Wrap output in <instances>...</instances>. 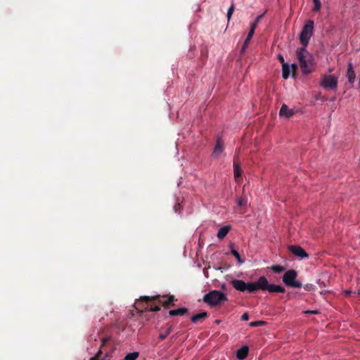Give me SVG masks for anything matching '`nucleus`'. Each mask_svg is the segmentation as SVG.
Masks as SVG:
<instances>
[{
	"instance_id": "c85d7f7f",
	"label": "nucleus",
	"mask_w": 360,
	"mask_h": 360,
	"mask_svg": "<svg viewBox=\"0 0 360 360\" xmlns=\"http://www.w3.org/2000/svg\"><path fill=\"white\" fill-rule=\"evenodd\" d=\"M264 322L262 321H253L250 323V326L257 327L264 325Z\"/></svg>"
},
{
	"instance_id": "5701e85b",
	"label": "nucleus",
	"mask_w": 360,
	"mask_h": 360,
	"mask_svg": "<svg viewBox=\"0 0 360 360\" xmlns=\"http://www.w3.org/2000/svg\"><path fill=\"white\" fill-rule=\"evenodd\" d=\"M247 203H248V199L245 196H244V197L242 196L237 199V204L240 207H244L247 205Z\"/></svg>"
},
{
	"instance_id": "b1692460",
	"label": "nucleus",
	"mask_w": 360,
	"mask_h": 360,
	"mask_svg": "<svg viewBox=\"0 0 360 360\" xmlns=\"http://www.w3.org/2000/svg\"><path fill=\"white\" fill-rule=\"evenodd\" d=\"M264 15V13L257 16L256 18V19L254 20V22L251 24L250 27L251 28H254V30H255L257 26V25H258V23L263 18Z\"/></svg>"
},
{
	"instance_id": "6e6552de",
	"label": "nucleus",
	"mask_w": 360,
	"mask_h": 360,
	"mask_svg": "<svg viewBox=\"0 0 360 360\" xmlns=\"http://www.w3.org/2000/svg\"><path fill=\"white\" fill-rule=\"evenodd\" d=\"M152 301H155L152 297L149 296H142L140 297L139 300L137 302V304H140L142 302L143 305L141 306L143 309L148 310L149 311H158L160 310V306L153 305Z\"/></svg>"
},
{
	"instance_id": "7c9ffc66",
	"label": "nucleus",
	"mask_w": 360,
	"mask_h": 360,
	"mask_svg": "<svg viewBox=\"0 0 360 360\" xmlns=\"http://www.w3.org/2000/svg\"><path fill=\"white\" fill-rule=\"evenodd\" d=\"M249 319V315L248 313H244L241 316L242 321H248Z\"/></svg>"
},
{
	"instance_id": "aec40b11",
	"label": "nucleus",
	"mask_w": 360,
	"mask_h": 360,
	"mask_svg": "<svg viewBox=\"0 0 360 360\" xmlns=\"http://www.w3.org/2000/svg\"><path fill=\"white\" fill-rule=\"evenodd\" d=\"M172 326H170L168 328H167V329L165 331V333H160L159 338L161 340H165L169 335V334L172 332Z\"/></svg>"
},
{
	"instance_id": "4be33fe9",
	"label": "nucleus",
	"mask_w": 360,
	"mask_h": 360,
	"mask_svg": "<svg viewBox=\"0 0 360 360\" xmlns=\"http://www.w3.org/2000/svg\"><path fill=\"white\" fill-rule=\"evenodd\" d=\"M139 355V352H134L127 354L125 356L124 359L125 360H136L138 358Z\"/></svg>"
},
{
	"instance_id": "f3484780",
	"label": "nucleus",
	"mask_w": 360,
	"mask_h": 360,
	"mask_svg": "<svg viewBox=\"0 0 360 360\" xmlns=\"http://www.w3.org/2000/svg\"><path fill=\"white\" fill-rule=\"evenodd\" d=\"M233 173L234 177L237 180L238 178L242 176V169L240 165L236 162V160H233Z\"/></svg>"
},
{
	"instance_id": "423d86ee",
	"label": "nucleus",
	"mask_w": 360,
	"mask_h": 360,
	"mask_svg": "<svg viewBox=\"0 0 360 360\" xmlns=\"http://www.w3.org/2000/svg\"><path fill=\"white\" fill-rule=\"evenodd\" d=\"M297 276V273L295 270H288L283 276V282L288 287L300 288L302 287V283L295 280Z\"/></svg>"
},
{
	"instance_id": "c756f323",
	"label": "nucleus",
	"mask_w": 360,
	"mask_h": 360,
	"mask_svg": "<svg viewBox=\"0 0 360 360\" xmlns=\"http://www.w3.org/2000/svg\"><path fill=\"white\" fill-rule=\"evenodd\" d=\"M102 354V352L101 350L100 349L97 354H96V356H94V357L91 358V360H98L101 355Z\"/></svg>"
},
{
	"instance_id": "dca6fc26",
	"label": "nucleus",
	"mask_w": 360,
	"mask_h": 360,
	"mask_svg": "<svg viewBox=\"0 0 360 360\" xmlns=\"http://www.w3.org/2000/svg\"><path fill=\"white\" fill-rule=\"evenodd\" d=\"M230 229V226H224L220 228L217 234V238L219 239H223L227 235Z\"/></svg>"
},
{
	"instance_id": "f257e3e1",
	"label": "nucleus",
	"mask_w": 360,
	"mask_h": 360,
	"mask_svg": "<svg viewBox=\"0 0 360 360\" xmlns=\"http://www.w3.org/2000/svg\"><path fill=\"white\" fill-rule=\"evenodd\" d=\"M296 56L303 74L308 75L314 70V58L304 46L296 50Z\"/></svg>"
},
{
	"instance_id": "a878e982",
	"label": "nucleus",
	"mask_w": 360,
	"mask_h": 360,
	"mask_svg": "<svg viewBox=\"0 0 360 360\" xmlns=\"http://www.w3.org/2000/svg\"><path fill=\"white\" fill-rule=\"evenodd\" d=\"M271 269L276 274L281 273L284 271V268L280 265H274L271 267Z\"/></svg>"
},
{
	"instance_id": "7ed1b4c3",
	"label": "nucleus",
	"mask_w": 360,
	"mask_h": 360,
	"mask_svg": "<svg viewBox=\"0 0 360 360\" xmlns=\"http://www.w3.org/2000/svg\"><path fill=\"white\" fill-rule=\"evenodd\" d=\"M267 290L270 293H284L285 292L284 287L269 283L267 278L263 276L257 279V290Z\"/></svg>"
},
{
	"instance_id": "9d476101",
	"label": "nucleus",
	"mask_w": 360,
	"mask_h": 360,
	"mask_svg": "<svg viewBox=\"0 0 360 360\" xmlns=\"http://www.w3.org/2000/svg\"><path fill=\"white\" fill-rule=\"evenodd\" d=\"M288 250L290 252H292L293 255L300 257V258H307L309 257V255L306 252V251L301 248L300 246L297 245H290L288 247Z\"/></svg>"
},
{
	"instance_id": "cd10ccee",
	"label": "nucleus",
	"mask_w": 360,
	"mask_h": 360,
	"mask_svg": "<svg viewBox=\"0 0 360 360\" xmlns=\"http://www.w3.org/2000/svg\"><path fill=\"white\" fill-rule=\"evenodd\" d=\"M234 9H235V7H234V4H232L231 5V6L229 7V10H228V12H227V15H226V17H227V19H228V21L230 20L232 15H233V13L234 11Z\"/></svg>"
},
{
	"instance_id": "2f4dec72",
	"label": "nucleus",
	"mask_w": 360,
	"mask_h": 360,
	"mask_svg": "<svg viewBox=\"0 0 360 360\" xmlns=\"http://www.w3.org/2000/svg\"><path fill=\"white\" fill-rule=\"evenodd\" d=\"M278 60L282 63V65H283V63H285L284 58L282 55L279 54L278 56Z\"/></svg>"
},
{
	"instance_id": "20e7f679",
	"label": "nucleus",
	"mask_w": 360,
	"mask_h": 360,
	"mask_svg": "<svg viewBox=\"0 0 360 360\" xmlns=\"http://www.w3.org/2000/svg\"><path fill=\"white\" fill-rule=\"evenodd\" d=\"M232 286L240 292L248 291L250 293H254L257 291V281L255 282L245 283L243 280H232Z\"/></svg>"
},
{
	"instance_id": "4468645a",
	"label": "nucleus",
	"mask_w": 360,
	"mask_h": 360,
	"mask_svg": "<svg viewBox=\"0 0 360 360\" xmlns=\"http://www.w3.org/2000/svg\"><path fill=\"white\" fill-rule=\"evenodd\" d=\"M249 352V348L248 346H243L237 350L236 357L239 360H243L248 356Z\"/></svg>"
},
{
	"instance_id": "72a5a7b5",
	"label": "nucleus",
	"mask_w": 360,
	"mask_h": 360,
	"mask_svg": "<svg viewBox=\"0 0 360 360\" xmlns=\"http://www.w3.org/2000/svg\"><path fill=\"white\" fill-rule=\"evenodd\" d=\"M290 68H291L293 71L297 70V65L295 63L292 64Z\"/></svg>"
},
{
	"instance_id": "473e14b6",
	"label": "nucleus",
	"mask_w": 360,
	"mask_h": 360,
	"mask_svg": "<svg viewBox=\"0 0 360 360\" xmlns=\"http://www.w3.org/2000/svg\"><path fill=\"white\" fill-rule=\"evenodd\" d=\"M108 341V338H103L101 340V347L104 346Z\"/></svg>"
},
{
	"instance_id": "ddd939ff",
	"label": "nucleus",
	"mask_w": 360,
	"mask_h": 360,
	"mask_svg": "<svg viewBox=\"0 0 360 360\" xmlns=\"http://www.w3.org/2000/svg\"><path fill=\"white\" fill-rule=\"evenodd\" d=\"M279 115L288 118L291 117L294 115V111L290 109L287 105L283 104L279 112Z\"/></svg>"
},
{
	"instance_id": "9b49d317",
	"label": "nucleus",
	"mask_w": 360,
	"mask_h": 360,
	"mask_svg": "<svg viewBox=\"0 0 360 360\" xmlns=\"http://www.w3.org/2000/svg\"><path fill=\"white\" fill-rule=\"evenodd\" d=\"M224 150V142L221 138H217L216 145L214 146L212 155L217 158H219V155L223 152Z\"/></svg>"
},
{
	"instance_id": "412c9836",
	"label": "nucleus",
	"mask_w": 360,
	"mask_h": 360,
	"mask_svg": "<svg viewBox=\"0 0 360 360\" xmlns=\"http://www.w3.org/2000/svg\"><path fill=\"white\" fill-rule=\"evenodd\" d=\"M255 30H254V28H251L250 27V31H249V32L248 34V36H247V37H246V39H245V40L244 41L245 46H248V44H249V43H250V40H251L254 33H255Z\"/></svg>"
},
{
	"instance_id": "0eeeda50",
	"label": "nucleus",
	"mask_w": 360,
	"mask_h": 360,
	"mask_svg": "<svg viewBox=\"0 0 360 360\" xmlns=\"http://www.w3.org/2000/svg\"><path fill=\"white\" fill-rule=\"evenodd\" d=\"M320 85L326 90L335 91L338 87V77L334 75H324L321 77Z\"/></svg>"
},
{
	"instance_id": "c9c22d12",
	"label": "nucleus",
	"mask_w": 360,
	"mask_h": 360,
	"mask_svg": "<svg viewBox=\"0 0 360 360\" xmlns=\"http://www.w3.org/2000/svg\"><path fill=\"white\" fill-rule=\"evenodd\" d=\"M305 313L307 314H316V311H307Z\"/></svg>"
},
{
	"instance_id": "f03ea898",
	"label": "nucleus",
	"mask_w": 360,
	"mask_h": 360,
	"mask_svg": "<svg viewBox=\"0 0 360 360\" xmlns=\"http://www.w3.org/2000/svg\"><path fill=\"white\" fill-rule=\"evenodd\" d=\"M227 300L224 292L217 290H211L202 297V301L211 307L219 306Z\"/></svg>"
},
{
	"instance_id": "a211bd4d",
	"label": "nucleus",
	"mask_w": 360,
	"mask_h": 360,
	"mask_svg": "<svg viewBox=\"0 0 360 360\" xmlns=\"http://www.w3.org/2000/svg\"><path fill=\"white\" fill-rule=\"evenodd\" d=\"M207 313L206 311H203L199 314H197L194 316H193L191 319V321L193 323H197L198 321H200L202 319L207 317Z\"/></svg>"
},
{
	"instance_id": "bb28decb",
	"label": "nucleus",
	"mask_w": 360,
	"mask_h": 360,
	"mask_svg": "<svg viewBox=\"0 0 360 360\" xmlns=\"http://www.w3.org/2000/svg\"><path fill=\"white\" fill-rule=\"evenodd\" d=\"M231 254L238 259V262L240 264H242L243 263V261L241 260L240 259V254L238 253V252L237 250H236L235 249L233 248H231Z\"/></svg>"
},
{
	"instance_id": "6ab92c4d",
	"label": "nucleus",
	"mask_w": 360,
	"mask_h": 360,
	"mask_svg": "<svg viewBox=\"0 0 360 360\" xmlns=\"http://www.w3.org/2000/svg\"><path fill=\"white\" fill-rule=\"evenodd\" d=\"M290 72V68L288 65V63H283V65H282V76L283 79H286L289 77Z\"/></svg>"
},
{
	"instance_id": "39448f33",
	"label": "nucleus",
	"mask_w": 360,
	"mask_h": 360,
	"mask_svg": "<svg viewBox=\"0 0 360 360\" xmlns=\"http://www.w3.org/2000/svg\"><path fill=\"white\" fill-rule=\"evenodd\" d=\"M313 31L314 21L312 20H308L304 25L300 35V41L303 46L306 47L308 45L309 39L313 34Z\"/></svg>"
},
{
	"instance_id": "f704fd0d",
	"label": "nucleus",
	"mask_w": 360,
	"mask_h": 360,
	"mask_svg": "<svg viewBox=\"0 0 360 360\" xmlns=\"http://www.w3.org/2000/svg\"><path fill=\"white\" fill-rule=\"evenodd\" d=\"M247 47H248V46H245V42H244V43H243V46H242V50H241V51H242V52H245V49H246V48H247Z\"/></svg>"
},
{
	"instance_id": "1a4fd4ad",
	"label": "nucleus",
	"mask_w": 360,
	"mask_h": 360,
	"mask_svg": "<svg viewBox=\"0 0 360 360\" xmlns=\"http://www.w3.org/2000/svg\"><path fill=\"white\" fill-rule=\"evenodd\" d=\"M152 298L158 304H162L165 308L169 307L170 306H174V302L177 300L174 297V295L167 296H153Z\"/></svg>"
},
{
	"instance_id": "2eb2a0df",
	"label": "nucleus",
	"mask_w": 360,
	"mask_h": 360,
	"mask_svg": "<svg viewBox=\"0 0 360 360\" xmlns=\"http://www.w3.org/2000/svg\"><path fill=\"white\" fill-rule=\"evenodd\" d=\"M188 309L186 307H181L176 309H172L169 311V314L171 316H183L188 312Z\"/></svg>"
},
{
	"instance_id": "393cba45",
	"label": "nucleus",
	"mask_w": 360,
	"mask_h": 360,
	"mask_svg": "<svg viewBox=\"0 0 360 360\" xmlns=\"http://www.w3.org/2000/svg\"><path fill=\"white\" fill-rule=\"evenodd\" d=\"M313 2L314 4V8H313V11H314V12L319 11L321 8V1L320 0H313Z\"/></svg>"
},
{
	"instance_id": "f8f14e48",
	"label": "nucleus",
	"mask_w": 360,
	"mask_h": 360,
	"mask_svg": "<svg viewBox=\"0 0 360 360\" xmlns=\"http://www.w3.org/2000/svg\"><path fill=\"white\" fill-rule=\"evenodd\" d=\"M347 77L349 83L351 84H353L355 81V79H356V74L354 71L353 65L351 62H349L348 63Z\"/></svg>"
}]
</instances>
